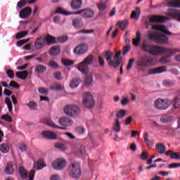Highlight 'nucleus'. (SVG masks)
Segmentation results:
<instances>
[{
    "mask_svg": "<svg viewBox=\"0 0 180 180\" xmlns=\"http://www.w3.org/2000/svg\"><path fill=\"white\" fill-rule=\"evenodd\" d=\"M6 75L8 78H11V79H13V78H15V73L12 71V70H7Z\"/></svg>",
    "mask_w": 180,
    "mask_h": 180,
    "instance_id": "obj_54",
    "label": "nucleus"
},
{
    "mask_svg": "<svg viewBox=\"0 0 180 180\" xmlns=\"http://www.w3.org/2000/svg\"><path fill=\"white\" fill-rule=\"evenodd\" d=\"M61 51V48L58 45L52 46L49 50L50 56H58Z\"/></svg>",
    "mask_w": 180,
    "mask_h": 180,
    "instance_id": "obj_20",
    "label": "nucleus"
},
{
    "mask_svg": "<svg viewBox=\"0 0 180 180\" xmlns=\"http://www.w3.org/2000/svg\"><path fill=\"white\" fill-rule=\"evenodd\" d=\"M148 158V153L147 151H143L141 154V160H146Z\"/></svg>",
    "mask_w": 180,
    "mask_h": 180,
    "instance_id": "obj_60",
    "label": "nucleus"
},
{
    "mask_svg": "<svg viewBox=\"0 0 180 180\" xmlns=\"http://www.w3.org/2000/svg\"><path fill=\"white\" fill-rule=\"evenodd\" d=\"M29 40H30V39H21V40L17 41L16 46H18V47H21V46H23V44H26V43H27V41H29Z\"/></svg>",
    "mask_w": 180,
    "mask_h": 180,
    "instance_id": "obj_50",
    "label": "nucleus"
},
{
    "mask_svg": "<svg viewBox=\"0 0 180 180\" xmlns=\"http://www.w3.org/2000/svg\"><path fill=\"white\" fill-rule=\"evenodd\" d=\"M58 123L63 127H58L53 122H49L47 120L46 122V124L50 126L51 127H55L56 129H60V130H66L67 127H69V126H72V124H74V121L71 118L67 117H62L58 120Z\"/></svg>",
    "mask_w": 180,
    "mask_h": 180,
    "instance_id": "obj_4",
    "label": "nucleus"
},
{
    "mask_svg": "<svg viewBox=\"0 0 180 180\" xmlns=\"http://www.w3.org/2000/svg\"><path fill=\"white\" fill-rule=\"evenodd\" d=\"M5 172L8 175H11V174H13V172H15V170L13 169V165L12 163H8L6 165L5 168Z\"/></svg>",
    "mask_w": 180,
    "mask_h": 180,
    "instance_id": "obj_33",
    "label": "nucleus"
},
{
    "mask_svg": "<svg viewBox=\"0 0 180 180\" xmlns=\"http://www.w3.org/2000/svg\"><path fill=\"white\" fill-rule=\"evenodd\" d=\"M121 63H122V58H119L115 63L113 60H112L111 62H110V64L108 65H110V67L117 68V67L120 65Z\"/></svg>",
    "mask_w": 180,
    "mask_h": 180,
    "instance_id": "obj_41",
    "label": "nucleus"
},
{
    "mask_svg": "<svg viewBox=\"0 0 180 180\" xmlns=\"http://www.w3.org/2000/svg\"><path fill=\"white\" fill-rule=\"evenodd\" d=\"M172 105V101L166 98H158L155 101V108L159 110H167Z\"/></svg>",
    "mask_w": 180,
    "mask_h": 180,
    "instance_id": "obj_9",
    "label": "nucleus"
},
{
    "mask_svg": "<svg viewBox=\"0 0 180 180\" xmlns=\"http://www.w3.org/2000/svg\"><path fill=\"white\" fill-rule=\"evenodd\" d=\"M112 130L115 133H119V131H120V122H119V120H115V122L112 125Z\"/></svg>",
    "mask_w": 180,
    "mask_h": 180,
    "instance_id": "obj_35",
    "label": "nucleus"
},
{
    "mask_svg": "<svg viewBox=\"0 0 180 180\" xmlns=\"http://www.w3.org/2000/svg\"><path fill=\"white\" fill-rule=\"evenodd\" d=\"M26 105L31 110H36L37 109V103H34V101H30Z\"/></svg>",
    "mask_w": 180,
    "mask_h": 180,
    "instance_id": "obj_43",
    "label": "nucleus"
},
{
    "mask_svg": "<svg viewBox=\"0 0 180 180\" xmlns=\"http://www.w3.org/2000/svg\"><path fill=\"white\" fill-rule=\"evenodd\" d=\"M153 30H160V32H162L165 34H168L169 36L175 34H172L171 32L168 31V28L165 25H152Z\"/></svg>",
    "mask_w": 180,
    "mask_h": 180,
    "instance_id": "obj_15",
    "label": "nucleus"
},
{
    "mask_svg": "<svg viewBox=\"0 0 180 180\" xmlns=\"http://www.w3.org/2000/svg\"><path fill=\"white\" fill-rule=\"evenodd\" d=\"M172 120H174V117L169 115H163L160 117V122H162V123H169L172 122Z\"/></svg>",
    "mask_w": 180,
    "mask_h": 180,
    "instance_id": "obj_25",
    "label": "nucleus"
},
{
    "mask_svg": "<svg viewBox=\"0 0 180 180\" xmlns=\"http://www.w3.org/2000/svg\"><path fill=\"white\" fill-rule=\"evenodd\" d=\"M1 119L2 120H5V122H8V123H11V122H12V117L8 115V114L2 115Z\"/></svg>",
    "mask_w": 180,
    "mask_h": 180,
    "instance_id": "obj_47",
    "label": "nucleus"
},
{
    "mask_svg": "<svg viewBox=\"0 0 180 180\" xmlns=\"http://www.w3.org/2000/svg\"><path fill=\"white\" fill-rule=\"evenodd\" d=\"M134 61H136V60L133 58L129 60L128 65L127 66V70H128V71L131 70V68L133 67V64H134Z\"/></svg>",
    "mask_w": 180,
    "mask_h": 180,
    "instance_id": "obj_52",
    "label": "nucleus"
},
{
    "mask_svg": "<svg viewBox=\"0 0 180 180\" xmlns=\"http://www.w3.org/2000/svg\"><path fill=\"white\" fill-rule=\"evenodd\" d=\"M174 84H175V82L171 80H165L163 82V84L165 85V86H174Z\"/></svg>",
    "mask_w": 180,
    "mask_h": 180,
    "instance_id": "obj_56",
    "label": "nucleus"
},
{
    "mask_svg": "<svg viewBox=\"0 0 180 180\" xmlns=\"http://www.w3.org/2000/svg\"><path fill=\"white\" fill-rule=\"evenodd\" d=\"M97 8H98L100 11H103L104 9H106V8H108V6H106V4L105 3H99L97 4Z\"/></svg>",
    "mask_w": 180,
    "mask_h": 180,
    "instance_id": "obj_58",
    "label": "nucleus"
},
{
    "mask_svg": "<svg viewBox=\"0 0 180 180\" xmlns=\"http://www.w3.org/2000/svg\"><path fill=\"white\" fill-rule=\"evenodd\" d=\"M44 167V165L43 164V160H39L37 162V169H41Z\"/></svg>",
    "mask_w": 180,
    "mask_h": 180,
    "instance_id": "obj_61",
    "label": "nucleus"
},
{
    "mask_svg": "<svg viewBox=\"0 0 180 180\" xmlns=\"http://www.w3.org/2000/svg\"><path fill=\"white\" fill-rule=\"evenodd\" d=\"M68 40V37L67 36L60 37L58 38V43H65Z\"/></svg>",
    "mask_w": 180,
    "mask_h": 180,
    "instance_id": "obj_55",
    "label": "nucleus"
},
{
    "mask_svg": "<svg viewBox=\"0 0 180 180\" xmlns=\"http://www.w3.org/2000/svg\"><path fill=\"white\" fill-rule=\"evenodd\" d=\"M63 110L65 115L70 117H78L81 115V109L75 105H68Z\"/></svg>",
    "mask_w": 180,
    "mask_h": 180,
    "instance_id": "obj_8",
    "label": "nucleus"
},
{
    "mask_svg": "<svg viewBox=\"0 0 180 180\" xmlns=\"http://www.w3.org/2000/svg\"><path fill=\"white\" fill-rule=\"evenodd\" d=\"M120 29H121L122 30H124V29H126V27H127V25H129V21L127 20H124V21H120L117 23Z\"/></svg>",
    "mask_w": 180,
    "mask_h": 180,
    "instance_id": "obj_40",
    "label": "nucleus"
},
{
    "mask_svg": "<svg viewBox=\"0 0 180 180\" xmlns=\"http://www.w3.org/2000/svg\"><path fill=\"white\" fill-rule=\"evenodd\" d=\"M48 65L51 68H55V69L58 68V64H57L54 60L49 61V63H48Z\"/></svg>",
    "mask_w": 180,
    "mask_h": 180,
    "instance_id": "obj_53",
    "label": "nucleus"
},
{
    "mask_svg": "<svg viewBox=\"0 0 180 180\" xmlns=\"http://www.w3.org/2000/svg\"><path fill=\"white\" fill-rule=\"evenodd\" d=\"M94 30H82L77 32V33H83L84 34H88L89 33H94Z\"/></svg>",
    "mask_w": 180,
    "mask_h": 180,
    "instance_id": "obj_62",
    "label": "nucleus"
},
{
    "mask_svg": "<svg viewBox=\"0 0 180 180\" xmlns=\"http://www.w3.org/2000/svg\"><path fill=\"white\" fill-rule=\"evenodd\" d=\"M67 167V161L63 158H59L52 162V168L56 171H63Z\"/></svg>",
    "mask_w": 180,
    "mask_h": 180,
    "instance_id": "obj_11",
    "label": "nucleus"
},
{
    "mask_svg": "<svg viewBox=\"0 0 180 180\" xmlns=\"http://www.w3.org/2000/svg\"><path fill=\"white\" fill-rule=\"evenodd\" d=\"M103 57H105V58L107 60L108 64H110V62H112V57H113V53L110 51H104L102 54Z\"/></svg>",
    "mask_w": 180,
    "mask_h": 180,
    "instance_id": "obj_26",
    "label": "nucleus"
},
{
    "mask_svg": "<svg viewBox=\"0 0 180 180\" xmlns=\"http://www.w3.org/2000/svg\"><path fill=\"white\" fill-rule=\"evenodd\" d=\"M26 4H27V0H20L18 1L17 6L18 8H20V9H22L23 6H26Z\"/></svg>",
    "mask_w": 180,
    "mask_h": 180,
    "instance_id": "obj_49",
    "label": "nucleus"
},
{
    "mask_svg": "<svg viewBox=\"0 0 180 180\" xmlns=\"http://www.w3.org/2000/svg\"><path fill=\"white\" fill-rule=\"evenodd\" d=\"M98 63L100 67H105V60L103 59V58H102L101 56H98Z\"/></svg>",
    "mask_w": 180,
    "mask_h": 180,
    "instance_id": "obj_51",
    "label": "nucleus"
},
{
    "mask_svg": "<svg viewBox=\"0 0 180 180\" xmlns=\"http://www.w3.org/2000/svg\"><path fill=\"white\" fill-rule=\"evenodd\" d=\"M76 131L79 134H84V133H85V128L83 127H76Z\"/></svg>",
    "mask_w": 180,
    "mask_h": 180,
    "instance_id": "obj_59",
    "label": "nucleus"
},
{
    "mask_svg": "<svg viewBox=\"0 0 180 180\" xmlns=\"http://www.w3.org/2000/svg\"><path fill=\"white\" fill-rule=\"evenodd\" d=\"M148 37L150 40L155 41V43H158L159 44H167V43H168V37L163 34H160L158 33L149 32Z\"/></svg>",
    "mask_w": 180,
    "mask_h": 180,
    "instance_id": "obj_7",
    "label": "nucleus"
},
{
    "mask_svg": "<svg viewBox=\"0 0 180 180\" xmlns=\"http://www.w3.org/2000/svg\"><path fill=\"white\" fill-rule=\"evenodd\" d=\"M172 102H173V108L174 109H178V108H180V98L179 97H174Z\"/></svg>",
    "mask_w": 180,
    "mask_h": 180,
    "instance_id": "obj_37",
    "label": "nucleus"
},
{
    "mask_svg": "<svg viewBox=\"0 0 180 180\" xmlns=\"http://www.w3.org/2000/svg\"><path fill=\"white\" fill-rule=\"evenodd\" d=\"M180 167V163H172V164H170L169 166H168V168L169 169H172V168H179Z\"/></svg>",
    "mask_w": 180,
    "mask_h": 180,
    "instance_id": "obj_64",
    "label": "nucleus"
},
{
    "mask_svg": "<svg viewBox=\"0 0 180 180\" xmlns=\"http://www.w3.org/2000/svg\"><path fill=\"white\" fill-rule=\"evenodd\" d=\"M168 17L161 15H151L149 18V23H164V22L169 20Z\"/></svg>",
    "mask_w": 180,
    "mask_h": 180,
    "instance_id": "obj_13",
    "label": "nucleus"
},
{
    "mask_svg": "<svg viewBox=\"0 0 180 180\" xmlns=\"http://www.w3.org/2000/svg\"><path fill=\"white\" fill-rule=\"evenodd\" d=\"M51 89L54 91H61L63 89V86H61V84H55L51 86Z\"/></svg>",
    "mask_w": 180,
    "mask_h": 180,
    "instance_id": "obj_48",
    "label": "nucleus"
},
{
    "mask_svg": "<svg viewBox=\"0 0 180 180\" xmlns=\"http://www.w3.org/2000/svg\"><path fill=\"white\" fill-rule=\"evenodd\" d=\"M0 151L4 154L9 153V146L6 143H2L0 145Z\"/></svg>",
    "mask_w": 180,
    "mask_h": 180,
    "instance_id": "obj_36",
    "label": "nucleus"
},
{
    "mask_svg": "<svg viewBox=\"0 0 180 180\" xmlns=\"http://www.w3.org/2000/svg\"><path fill=\"white\" fill-rule=\"evenodd\" d=\"M141 49L146 53H148L150 56H158L162 53H168L169 51V49L163 46L149 44L147 41H143Z\"/></svg>",
    "mask_w": 180,
    "mask_h": 180,
    "instance_id": "obj_1",
    "label": "nucleus"
},
{
    "mask_svg": "<svg viewBox=\"0 0 180 180\" xmlns=\"http://www.w3.org/2000/svg\"><path fill=\"white\" fill-rule=\"evenodd\" d=\"M141 41V33L140 32H136V37L132 39V44L135 46V47H139L140 46V43Z\"/></svg>",
    "mask_w": 180,
    "mask_h": 180,
    "instance_id": "obj_22",
    "label": "nucleus"
},
{
    "mask_svg": "<svg viewBox=\"0 0 180 180\" xmlns=\"http://www.w3.org/2000/svg\"><path fill=\"white\" fill-rule=\"evenodd\" d=\"M69 175L72 178H79L81 176V166L78 162H74L69 166Z\"/></svg>",
    "mask_w": 180,
    "mask_h": 180,
    "instance_id": "obj_10",
    "label": "nucleus"
},
{
    "mask_svg": "<svg viewBox=\"0 0 180 180\" xmlns=\"http://www.w3.org/2000/svg\"><path fill=\"white\" fill-rule=\"evenodd\" d=\"M167 71V67L160 66L154 69L149 70L148 74L149 75H153L154 74H161V72H165Z\"/></svg>",
    "mask_w": 180,
    "mask_h": 180,
    "instance_id": "obj_18",
    "label": "nucleus"
},
{
    "mask_svg": "<svg viewBox=\"0 0 180 180\" xmlns=\"http://www.w3.org/2000/svg\"><path fill=\"white\" fill-rule=\"evenodd\" d=\"M50 180H61V177L58 174H53L49 178Z\"/></svg>",
    "mask_w": 180,
    "mask_h": 180,
    "instance_id": "obj_63",
    "label": "nucleus"
},
{
    "mask_svg": "<svg viewBox=\"0 0 180 180\" xmlns=\"http://www.w3.org/2000/svg\"><path fill=\"white\" fill-rule=\"evenodd\" d=\"M165 49H167L169 51L165 53H162L158 55V56H164L159 60V62L160 63V64H168L171 63V57H172L174 54H176V53L180 52V49H171L167 47H165ZM165 54H168V55L165 56Z\"/></svg>",
    "mask_w": 180,
    "mask_h": 180,
    "instance_id": "obj_5",
    "label": "nucleus"
},
{
    "mask_svg": "<svg viewBox=\"0 0 180 180\" xmlns=\"http://www.w3.org/2000/svg\"><path fill=\"white\" fill-rule=\"evenodd\" d=\"M72 25L75 29H81L82 27V19L76 18L73 19Z\"/></svg>",
    "mask_w": 180,
    "mask_h": 180,
    "instance_id": "obj_23",
    "label": "nucleus"
},
{
    "mask_svg": "<svg viewBox=\"0 0 180 180\" xmlns=\"http://www.w3.org/2000/svg\"><path fill=\"white\" fill-rule=\"evenodd\" d=\"M167 15L170 18H176L177 20L180 22V10L169 8Z\"/></svg>",
    "mask_w": 180,
    "mask_h": 180,
    "instance_id": "obj_16",
    "label": "nucleus"
},
{
    "mask_svg": "<svg viewBox=\"0 0 180 180\" xmlns=\"http://www.w3.org/2000/svg\"><path fill=\"white\" fill-rule=\"evenodd\" d=\"M46 138L49 139V140H56V139H57V134L53 131H46Z\"/></svg>",
    "mask_w": 180,
    "mask_h": 180,
    "instance_id": "obj_34",
    "label": "nucleus"
},
{
    "mask_svg": "<svg viewBox=\"0 0 180 180\" xmlns=\"http://www.w3.org/2000/svg\"><path fill=\"white\" fill-rule=\"evenodd\" d=\"M30 15H32V8L30 7H26L20 11V18L21 19H26L29 18Z\"/></svg>",
    "mask_w": 180,
    "mask_h": 180,
    "instance_id": "obj_19",
    "label": "nucleus"
},
{
    "mask_svg": "<svg viewBox=\"0 0 180 180\" xmlns=\"http://www.w3.org/2000/svg\"><path fill=\"white\" fill-rule=\"evenodd\" d=\"M15 75L16 77L20 79H26V78H27V75H29V71L23 70L22 72H17Z\"/></svg>",
    "mask_w": 180,
    "mask_h": 180,
    "instance_id": "obj_24",
    "label": "nucleus"
},
{
    "mask_svg": "<svg viewBox=\"0 0 180 180\" xmlns=\"http://www.w3.org/2000/svg\"><path fill=\"white\" fill-rule=\"evenodd\" d=\"M170 158H172V160H180V153L178 152H172V154H170Z\"/></svg>",
    "mask_w": 180,
    "mask_h": 180,
    "instance_id": "obj_45",
    "label": "nucleus"
},
{
    "mask_svg": "<svg viewBox=\"0 0 180 180\" xmlns=\"http://www.w3.org/2000/svg\"><path fill=\"white\" fill-rule=\"evenodd\" d=\"M92 82H94V76L92 75H87L84 79V85L86 86H91Z\"/></svg>",
    "mask_w": 180,
    "mask_h": 180,
    "instance_id": "obj_27",
    "label": "nucleus"
},
{
    "mask_svg": "<svg viewBox=\"0 0 180 180\" xmlns=\"http://www.w3.org/2000/svg\"><path fill=\"white\" fill-rule=\"evenodd\" d=\"M57 38L49 34L46 36V44L50 46L51 44H57Z\"/></svg>",
    "mask_w": 180,
    "mask_h": 180,
    "instance_id": "obj_21",
    "label": "nucleus"
},
{
    "mask_svg": "<svg viewBox=\"0 0 180 180\" xmlns=\"http://www.w3.org/2000/svg\"><path fill=\"white\" fill-rule=\"evenodd\" d=\"M153 65H154V58L149 56L140 57L136 63V68L139 72H145L146 68H149Z\"/></svg>",
    "mask_w": 180,
    "mask_h": 180,
    "instance_id": "obj_2",
    "label": "nucleus"
},
{
    "mask_svg": "<svg viewBox=\"0 0 180 180\" xmlns=\"http://www.w3.org/2000/svg\"><path fill=\"white\" fill-rule=\"evenodd\" d=\"M126 115V110H120L119 111H117V117H118V119H122V117H124V116Z\"/></svg>",
    "mask_w": 180,
    "mask_h": 180,
    "instance_id": "obj_46",
    "label": "nucleus"
},
{
    "mask_svg": "<svg viewBox=\"0 0 180 180\" xmlns=\"http://www.w3.org/2000/svg\"><path fill=\"white\" fill-rule=\"evenodd\" d=\"M82 81L79 78H74L70 81V88H77L79 84H81Z\"/></svg>",
    "mask_w": 180,
    "mask_h": 180,
    "instance_id": "obj_32",
    "label": "nucleus"
},
{
    "mask_svg": "<svg viewBox=\"0 0 180 180\" xmlns=\"http://www.w3.org/2000/svg\"><path fill=\"white\" fill-rule=\"evenodd\" d=\"M156 151L158 154L165 153V146L163 143H159L156 144Z\"/></svg>",
    "mask_w": 180,
    "mask_h": 180,
    "instance_id": "obj_30",
    "label": "nucleus"
},
{
    "mask_svg": "<svg viewBox=\"0 0 180 180\" xmlns=\"http://www.w3.org/2000/svg\"><path fill=\"white\" fill-rule=\"evenodd\" d=\"M169 8H180V0H171L167 3Z\"/></svg>",
    "mask_w": 180,
    "mask_h": 180,
    "instance_id": "obj_29",
    "label": "nucleus"
},
{
    "mask_svg": "<svg viewBox=\"0 0 180 180\" xmlns=\"http://www.w3.org/2000/svg\"><path fill=\"white\" fill-rule=\"evenodd\" d=\"M94 61V55H89L83 61L79 63L77 66V69L82 74H88V71H89V68L88 65H91Z\"/></svg>",
    "mask_w": 180,
    "mask_h": 180,
    "instance_id": "obj_6",
    "label": "nucleus"
},
{
    "mask_svg": "<svg viewBox=\"0 0 180 180\" xmlns=\"http://www.w3.org/2000/svg\"><path fill=\"white\" fill-rule=\"evenodd\" d=\"M83 103L85 108L87 109H91L95 106V101L94 100V96L90 93H86L84 95Z\"/></svg>",
    "mask_w": 180,
    "mask_h": 180,
    "instance_id": "obj_12",
    "label": "nucleus"
},
{
    "mask_svg": "<svg viewBox=\"0 0 180 180\" xmlns=\"http://www.w3.org/2000/svg\"><path fill=\"white\" fill-rule=\"evenodd\" d=\"M46 43V36L39 37L34 42V47L37 50H40L43 49Z\"/></svg>",
    "mask_w": 180,
    "mask_h": 180,
    "instance_id": "obj_17",
    "label": "nucleus"
},
{
    "mask_svg": "<svg viewBox=\"0 0 180 180\" xmlns=\"http://www.w3.org/2000/svg\"><path fill=\"white\" fill-rule=\"evenodd\" d=\"M56 13H60L61 15H65L66 16H68V15H82L84 19H91V18H94V11L86 8L76 12H68L65 11L63 8L59 7L56 9Z\"/></svg>",
    "mask_w": 180,
    "mask_h": 180,
    "instance_id": "obj_3",
    "label": "nucleus"
},
{
    "mask_svg": "<svg viewBox=\"0 0 180 180\" xmlns=\"http://www.w3.org/2000/svg\"><path fill=\"white\" fill-rule=\"evenodd\" d=\"M140 13H141V9L139 7H136V10L131 15V19H136L138 20L139 18H140Z\"/></svg>",
    "mask_w": 180,
    "mask_h": 180,
    "instance_id": "obj_28",
    "label": "nucleus"
},
{
    "mask_svg": "<svg viewBox=\"0 0 180 180\" xmlns=\"http://www.w3.org/2000/svg\"><path fill=\"white\" fill-rule=\"evenodd\" d=\"M62 64H63V65H65V67H70L74 65V61L70 60L68 59H63Z\"/></svg>",
    "mask_w": 180,
    "mask_h": 180,
    "instance_id": "obj_44",
    "label": "nucleus"
},
{
    "mask_svg": "<svg viewBox=\"0 0 180 180\" xmlns=\"http://www.w3.org/2000/svg\"><path fill=\"white\" fill-rule=\"evenodd\" d=\"M86 51H88V46L85 44H82L79 46H77L73 50V53L77 56L85 54Z\"/></svg>",
    "mask_w": 180,
    "mask_h": 180,
    "instance_id": "obj_14",
    "label": "nucleus"
},
{
    "mask_svg": "<svg viewBox=\"0 0 180 180\" xmlns=\"http://www.w3.org/2000/svg\"><path fill=\"white\" fill-rule=\"evenodd\" d=\"M5 103L7 104L8 109V111L10 112V113H12L13 107H12V101H11V98L6 97L5 98Z\"/></svg>",
    "mask_w": 180,
    "mask_h": 180,
    "instance_id": "obj_42",
    "label": "nucleus"
},
{
    "mask_svg": "<svg viewBox=\"0 0 180 180\" xmlns=\"http://www.w3.org/2000/svg\"><path fill=\"white\" fill-rule=\"evenodd\" d=\"M28 34H29V32H27V31L20 32L16 34L15 39L17 40H19L20 39H22V37L27 36Z\"/></svg>",
    "mask_w": 180,
    "mask_h": 180,
    "instance_id": "obj_39",
    "label": "nucleus"
},
{
    "mask_svg": "<svg viewBox=\"0 0 180 180\" xmlns=\"http://www.w3.org/2000/svg\"><path fill=\"white\" fill-rule=\"evenodd\" d=\"M45 70L46 67H44L43 65H38L35 67V72L37 74H42V72H44Z\"/></svg>",
    "mask_w": 180,
    "mask_h": 180,
    "instance_id": "obj_38",
    "label": "nucleus"
},
{
    "mask_svg": "<svg viewBox=\"0 0 180 180\" xmlns=\"http://www.w3.org/2000/svg\"><path fill=\"white\" fill-rule=\"evenodd\" d=\"M9 86H11L12 88H15V89H19V84H18L16 82L12 80L9 83Z\"/></svg>",
    "mask_w": 180,
    "mask_h": 180,
    "instance_id": "obj_57",
    "label": "nucleus"
},
{
    "mask_svg": "<svg viewBox=\"0 0 180 180\" xmlns=\"http://www.w3.org/2000/svg\"><path fill=\"white\" fill-rule=\"evenodd\" d=\"M81 5H82V0H72L71 2L72 9H79Z\"/></svg>",
    "mask_w": 180,
    "mask_h": 180,
    "instance_id": "obj_31",
    "label": "nucleus"
}]
</instances>
